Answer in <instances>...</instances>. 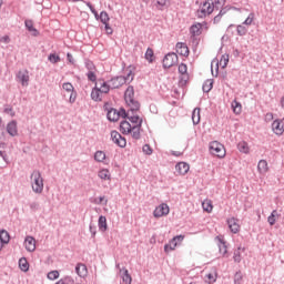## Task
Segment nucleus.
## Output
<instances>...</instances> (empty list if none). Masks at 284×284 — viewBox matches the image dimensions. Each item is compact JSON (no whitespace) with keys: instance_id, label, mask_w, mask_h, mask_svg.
<instances>
[{"instance_id":"obj_4","label":"nucleus","mask_w":284,"mask_h":284,"mask_svg":"<svg viewBox=\"0 0 284 284\" xmlns=\"http://www.w3.org/2000/svg\"><path fill=\"white\" fill-rule=\"evenodd\" d=\"M210 153L217 159H225L227 151H225V146L219 141H213L209 146Z\"/></svg>"},{"instance_id":"obj_53","label":"nucleus","mask_w":284,"mask_h":284,"mask_svg":"<svg viewBox=\"0 0 284 284\" xmlns=\"http://www.w3.org/2000/svg\"><path fill=\"white\" fill-rule=\"evenodd\" d=\"M4 114H9V116H14V110L12 109V106H6Z\"/></svg>"},{"instance_id":"obj_49","label":"nucleus","mask_w":284,"mask_h":284,"mask_svg":"<svg viewBox=\"0 0 284 284\" xmlns=\"http://www.w3.org/2000/svg\"><path fill=\"white\" fill-rule=\"evenodd\" d=\"M49 281H57L59 278V271H51L48 273Z\"/></svg>"},{"instance_id":"obj_31","label":"nucleus","mask_w":284,"mask_h":284,"mask_svg":"<svg viewBox=\"0 0 284 284\" xmlns=\"http://www.w3.org/2000/svg\"><path fill=\"white\" fill-rule=\"evenodd\" d=\"M120 274L124 284H132V276L128 272V268L120 270Z\"/></svg>"},{"instance_id":"obj_42","label":"nucleus","mask_w":284,"mask_h":284,"mask_svg":"<svg viewBox=\"0 0 284 284\" xmlns=\"http://www.w3.org/2000/svg\"><path fill=\"white\" fill-rule=\"evenodd\" d=\"M242 252H245V248L239 247V248L234 252L233 258H234L235 263H241V253H242Z\"/></svg>"},{"instance_id":"obj_48","label":"nucleus","mask_w":284,"mask_h":284,"mask_svg":"<svg viewBox=\"0 0 284 284\" xmlns=\"http://www.w3.org/2000/svg\"><path fill=\"white\" fill-rule=\"evenodd\" d=\"M254 13H250L248 17L243 21V26H252L254 23Z\"/></svg>"},{"instance_id":"obj_24","label":"nucleus","mask_w":284,"mask_h":284,"mask_svg":"<svg viewBox=\"0 0 284 284\" xmlns=\"http://www.w3.org/2000/svg\"><path fill=\"white\" fill-rule=\"evenodd\" d=\"M257 171L260 174H267L270 172V165L266 160H260L257 163Z\"/></svg>"},{"instance_id":"obj_40","label":"nucleus","mask_w":284,"mask_h":284,"mask_svg":"<svg viewBox=\"0 0 284 284\" xmlns=\"http://www.w3.org/2000/svg\"><path fill=\"white\" fill-rule=\"evenodd\" d=\"M0 241L8 245L10 243V233L8 231H0Z\"/></svg>"},{"instance_id":"obj_55","label":"nucleus","mask_w":284,"mask_h":284,"mask_svg":"<svg viewBox=\"0 0 284 284\" xmlns=\"http://www.w3.org/2000/svg\"><path fill=\"white\" fill-rule=\"evenodd\" d=\"M87 6L91 10L92 14H94V17L98 18L99 13L97 12V9H94V7H92V3L87 2Z\"/></svg>"},{"instance_id":"obj_11","label":"nucleus","mask_w":284,"mask_h":284,"mask_svg":"<svg viewBox=\"0 0 284 284\" xmlns=\"http://www.w3.org/2000/svg\"><path fill=\"white\" fill-rule=\"evenodd\" d=\"M178 70H179L181 83H182V85H185L187 83V81H190V73L187 72V64L181 63L179 65Z\"/></svg>"},{"instance_id":"obj_21","label":"nucleus","mask_w":284,"mask_h":284,"mask_svg":"<svg viewBox=\"0 0 284 284\" xmlns=\"http://www.w3.org/2000/svg\"><path fill=\"white\" fill-rule=\"evenodd\" d=\"M272 130H273L274 134H276L277 136H282V134L284 133L283 121L282 120H275L272 123Z\"/></svg>"},{"instance_id":"obj_14","label":"nucleus","mask_w":284,"mask_h":284,"mask_svg":"<svg viewBox=\"0 0 284 284\" xmlns=\"http://www.w3.org/2000/svg\"><path fill=\"white\" fill-rule=\"evenodd\" d=\"M62 89L64 92H68L70 94L69 103H74L77 101V93L74 92V85L70 82H65L62 84Z\"/></svg>"},{"instance_id":"obj_22","label":"nucleus","mask_w":284,"mask_h":284,"mask_svg":"<svg viewBox=\"0 0 284 284\" xmlns=\"http://www.w3.org/2000/svg\"><path fill=\"white\" fill-rule=\"evenodd\" d=\"M97 90H100L103 94H108L110 92V88H112V84H108L105 80H98L95 82Z\"/></svg>"},{"instance_id":"obj_1","label":"nucleus","mask_w":284,"mask_h":284,"mask_svg":"<svg viewBox=\"0 0 284 284\" xmlns=\"http://www.w3.org/2000/svg\"><path fill=\"white\" fill-rule=\"evenodd\" d=\"M132 81H134V72H132V69H126L124 75L113 78L110 83L111 88L116 89L125 85V83H132Z\"/></svg>"},{"instance_id":"obj_64","label":"nucleus","mask_w":284,"mask_h":284,"mask_svg":"<svg viewBox=\"0 0 284 284\" xmlns=\"http://www.w3.org/2000/svg\"><path fill=\"white\" fill-rule=\"evenodd\" d=\"M281 105H282V108H284V97L281 100Z\"/></svg>"},{"instance_id":"obj_8","label":"nucleus","mask_w":284,"mask_h":284,"mask_svg":"<svg viewBox=\"0 0 284 284\" xmlns=\"http://www.w3.org/2000/svg\"><path fill=\"white\" fill-rule=\"evenodd\" d=\"M170 214V206L165 203L160 204L153 211L154 219H161L163 216H168Z\"/></svg>"},{"instance_id":"obj_2","label":"nucleus","mask_w":284,"mask_h":284,"mask_svg":"<svg viewBox=\"0 0 284 284\" xmlns=\"http://www.w3.org/2000/svg\"><path fill=\"white\" fill-rule=\"evenodd\" d=\"M124 101L126 105L130 108L131 112H136V110L141 108V104H139V101L134 99V87H128L124 93Z\"/></svg>"},{"instance_id":"obj_20","label":"nucleus","mask_w":284,"mask_h":284,"mask_svg":"<svg viewBox=\"0 0 284 284\" xmlns=\"http://www.w3.org/2000/svg\"><path fill=\"white\" fill-rule=\"evenodd\" d=\"M176 53L181 57H189L190 55V49L187 48V44L183 42H178L175 45Z\"/></svg>"},{"instance_id":"obj_62","label":"nucleus","mask_w":284,"mask_h":284,"mask_svg":"<svg viewBox=\"0 0 284 284\" xmlns=\"http://www.w3.org/2000/svg\"><path fill=\"white\" fill-rule=\"evenodd\" d=\"M265 119H266L267 121H272V119H274V114H272V113H266Z\"/></svg>"},{"instance_id":"obj_45","label":"nucleus","mask_w":284,"mask_h":284,"mask_svg":"<svg viewBox=\"0 0 284 284\" xmlns=\"http://www.w3.org/2000/svg\"><path fill=\"white\" fill-rule=\"evenodd\" d=\"M278 216V212H276V210H274L271 215L268 216L267 221L270 223V225H274L276 223V217Z\"/></svg>"},{"instance_id":"obj_33","label":"nucleus","mask_w":284,"mask_h":284,"mask_svg":"<svg viewBox=\"0 0 284 284\" xmlns=\"http://www.w3.org/2000/svg\"><path fill=\"white\" fill-rule=\"evenodd\" d=\"M100 232H108V219L101 215L98 221Z\"/></svg>"},{"instance_id":"obj_27","label":"nucleus","mask_w":284,"mask_h":284,"mask_svg":"<svg viewBox=\"0 0 284 284\" xmlns=\"http://www.w3.org/2000/svg\"><path fill=\"white\" fill-rule=\"evenodd\" d=\"M230 10H236V12H241V9H239L236 7H225L224 9H222L220 11V14H217L214 18V23H219V21H221V17H223V14H225L226 12H230Z\"/></svg>"},{"instance_id":"obj_7","label":"nucleus","mask_w":284,"mask_h":284,"mask_svg":"<svg viewBox=\"0 0 284 284\" xmlns=\"http://www.w3.org/2000/svg\"><path fill=\"white\" fill-rule=\"evenodd\" d=\"M185 240V235L174 236L168 244L164 245V252L168 254L169 252H174L181 243Z\"/></svg>"},{"instance_id":"obj_43","label":"nucleus","mask_w":284,"mask_h":284,"mask_svg":"<svg viewBox=\"0 0 284 284\" xmlns=\"http://www.w3.org/2000/svg\"><path fill=\"white\" fill-rule=\"evenodd\" d=\"M236 32H237L239 37H245V34H247V29L245 28V26L239 24L236 27Z\"/></svg>"},{"instance_id":"obj_50","label":"nucleus","mask_w":284,"mask_h":284,"mask_svg":"<svg viewBox=\"0 0 284 284\" xmlns=\"http://www.w3.org/2000/svg\"><path fill=\"white\" fill-rule=\"evenodd\" d=\"M49 61L51 63H59V61H61V58L58 54L51 53L49 55Z\"/></svg>"},{"instance_id":"obj_13","label":"nucleus","mask_w":284,"mask_h":284,"mask_svg":"<svg viewBox=\"0 0 284 284\" xmlns=\"http://www.w3.org/2000/svg\"><path fill=\"white\" fill-rule=\"evenodd\" d=\"M215 241L217 243L220 254L222 256H227V242H225V237H223V235H219L215 237Z\"/></svg>"},{"instance_id":"obj_57","label":"nucleus","mask_w":284,"mask_h":284,"mask_svg":"<svg viewBox=\"0 0 284 284\" xmlns=\"http://www.w3.org/2000/svg\"><path fill=\"white\" fill-rule=\"evenodd\" d=\"M106 34H112L113 30L111 29L110 24L106 22L104 23Z\"/></svg>"},{"instance_id":"obj_36","label":"nucleus","mask_w":284,"mask_h":284,"mask_svg":"<svg viewBox=\"0 0 284 284\" xmlns=\"http://www.w3.org/2000/svg\"><path fill=\"white\" fill-rule=\"evenodd\" d=\"M202 207L204 212H207V214H211L212 210H214V205H212V200H204L202 202Z\"/></svg>"},{"instance_id":"obj_6","label":"nucleus","mask_w":284,"mask_h":284,"mask_svg":"<svg viewBox=\"0 0 284 284\" xmlns=\"http://www.w3.org/2000/svg\"><path fill=\"white\" fill-rule=\"evenodd\" d=\"M131 125L133 126V139H141V125L143 124V119L139 115H133L129 118Z\"/></svg>"},{"instance_id":"obj_44","label":"nucleus","mask_w":284,"mask_h":284,"mask_svg":"<svg viewBox=\"0 0 284 284\" xmlns=\"http://www.w3.org/2000/svg\"><path fill=\"white\" fill-rule=\"evenodd\" d=\"M145 59L149 63H152L154 61V51L152 49H148L145 52Z\"/></svg>"},{"instance_id":"obj_47","label":"nucleus","mask_w":284,"mask_h":284,"mask_svg":"<svg viewBox=\"0 0 284 284\" xmlns=\"http://www.w3.org/2000/svg\"><path fill=\"white\" fill-rule=\"evenodd\" d=\"M100 21H101L103 24L110 22V16L108 14V12L102 11V12L100 13Z\"/></svg>"},{"instance_id":"obj_29","label":"nucleus","mask_w":284,"mask_h":284,"mask_svg":"<svg viewBox=\"0 0 284 284\" xmlns=\"http://www.w3.org/2000/svg\"><path fill=\"white\" fill-rule=\"evenodd\" d=\"M103 92H101V90L97 89V87L93 88V90L91 91V99L92 101H103Z\"/></svg>"},{"instance_id":"obj_26","label":"nucleus","mask_w":284,"mask_h":284,"mask_svg":"<svg viewBox=\"0 0 284 284\" xmlns=\"http://www.w3.org/2000/svg\"><path fill=\"white\" fill-rule=\"evenodd\" d=\"M7 132L10 136H17L19 134V130L17 129V121H11L7 125Z\"/></svg>"},{"instance_id":"obj_39","label":"nucleus","mask_w":284,"mask_h":284,"mask_svg":"<svg viewBox=\"0 0 284 284\" xmlns=\"http://www.w3.org/2000/svg\"><path fill=\"white\" fill-rule=\"evenodd\" d=\"M232 109L234 114H241V112H243V105L236 100L232 102Z\"/></svg>"},{"instance_id":"obj_41","label":"nucleus","mask_w":284,"mask_h":284,"mask_svg":"<svg viewBox=\"0 0 284 284\" xmlns=\"http://www.w3.org/2000/svg\"><path fill=\"white\" fill-rule=\"evenodd\" d=\"M94 159L95 161H98V163H103V161H105V152L97 151L94 154Z\"/></svg>"},{"instance_id":"obj_37","label":"nucleus","mask_w":284,"mask_h":284,"mask_svg":"<svg viewBox=\"0 0 284 284\" xmlns=\"http://www.w3.org/2000/svg\"><path fill=\"white\" fill-rule=\"evenodd\" d=\"M24 23L29 32H33V37H37L39 34V31L34 28V23L32 22V20H26Z\"/></svg>"},{"instance_id":"obj_38","label":"nucleus","mask_w":284,"mask_h":284,"mask_svg":"<svg viewBox=\"0 0 284 284\" xmlns=\"http://www.w3.org/2000/svg\"><path fill=\"white\" fill-rule=\"evenodd\" d=\"M19 267L22 272H28V270H30V264L26 257L19 260Z\"/></svg>"},{"instance_id":"obj_10","label":"nucleus","mask_w":284,"mask_h":284,"mask_svg":"<svg viewBox=\"0 0 284 284\" xmlns=\"http://www.w3.org/2000/svg\"><path fill=\"white\" fill-rule=\"evenodd\" d=\"M179 63V55L176 53H168L163 59V68H172Z\"/></svg>"},{"instance_id":"obj_51","label":"nucleus","mask_w":284,"mask_h":284,"mask_svg":"<svg viewBox=\"0 0 284 284\" xmlns=\"http://www.w3.org/2000/svg\"><path fill=\"white\" fill-rule=\"evenodd\" d=\"M142 151H143L148 156L152 155V152H153L152 146H150V144H144L143 148H142Z\"/></svg>"},{"instance_id":"obj_59","label":"nucleus","mask_w":284,"mask_h":284,"mask_svg":"<svg viewBox=\"0 0 284 284\" xmlns=\"http://www.w3.org/2000/svg\"><path fill=\"white\" fill-rule=\"evenodd\" d=\"M1 43H10V37L8 36H3L2 38H0Z\"/></svg>"},{"instance_id":"obj_25","label":"nucleus","mask_w":284,"mask_h":284,"mask_svg":"<svg viewBox=\"0 0 284 284\" xmlns=\"http://www.w3.org/2000/svg\"><path fill=\"white\" fill-rule=\"evenodd\" d=\"M206 283L214 284L216 283V278H219V273L216 272V268H211V271L205 275Z\"/></svg>"},{"instance_id":"obj_16","label":"nucleus","mask_w":284,"mask_h":284,"mask_svg":"<svg viewBox=\"0 0 284 284\" xmlns=\"http://www.w3.org/2000/svg\"><path fill=\"white\" fill-rule=\"evenodd\" d=\"M229 230L233 234H239L241 232V224H239V219L236 217H230L227 220Z\"/></svg>"},{"instance_id":"obj_5","label":"nucleus","mask_w":284,"mask_h":284,"mask_svg":"<svg viewBox=\"0 0 284 284\" xmlns=\"http://www.w3.org/2000/svg\"><path fill=\"white\" fill-rule=\"evenodd\" d=\"M212 12H214V2H212V0H204L197 9V17L203 19L204 17L212 14Z\"/></svg>"},{"instance_id":"obj_19","label":"nucleus","mask_w":284,"mask_h":284,"mask_svg":"<svg viewBox=\"0 0 284 284\" xmlns=\"http://www.w3.org/2000/svg\"><path fill=\"white\" fill-rule=\"evenodd\" d=\"M120 132H122V134H131V136L134 138V126L128 121L120 123Z\"/></svg>"},{"instance_id":"obj_56","label":"nucleus","mask_w":284,"mask_h":284,"mask_svg":"<svg viewBox=\"0 0 284 284\" xmlns=\"http://www.w3.org/2000/svg\"><path fill=\"white\" fill-rule=\"evenodd\" d=\"M95 203H98V205H101V203L108 205V200L105 199V196H100L98 200H95Z\"/></svg>"},{"instance_id":"obj_63","label":"nucleus","mask_w":284,"mask_h":284,"mask_svg":"<svg viewBox=\"0 0 284 284\" xmlns=\"http://www.w3.org/2000/svg\"><path fill=\"white\" fill-rule=\"evenodd\" d=\"M4 245H8V244H7L6 242H3V241L0 240V252H1V250H3V246H4Z\"/></svg>"},{"instance_id":"obj_58","label":"nucleus","mask_w":284,"mask_h":284,"mask_svg":"<svg viewBox=\"0 0 284 284\" xmlns=\"http://www.w3.org/2000/svg\"><path fill=\"white\" fill-rule=\"evenodd\" d=\"M185 150L183 149L182 151H172L171 152V154L173 155V156H183V152H184Z\"/></svg>"},{"instance_id":"obj_35","label":"nucleus","mask_w":284,"mask_h":284,"mask_svg":"<svg viewBox=\"0 0 284 284\" xmlns=\"http://www.w3.org/2000/svg\"><path fill=\"white\" fill-rule=\"evenodd\" d=\"M227 63H230V55H222L219 62H216L217 68H222V70H225L227 68Z\"/></svg>"},{"instance_id":"obj_52","label":"nucleus","mask_w":284,"mask_h":284,"mask_svg":"<svg viewBox=\"0 0 284 284\" xmlns=\"http://www.w3.org/2000/svg\"><path fill=\"white\" fill-rule=\"evenodd\" d=\"M168 1L169 0H156V6H158L159 10H163V8H165V6H168Z\"/></svg>"},{"instance_id":"obj_23","label":"nucleus","mask_w":284,"mask_h":284,"mask_svg":"<svg viewBox=\"0 0 284 284\" xmlns=\"http://www.w3.org/2000/svg\"><path fill=\"white\" fill-rule=\"evenodd\" d=\"M24 247L27 252H34V250H37V240L32 236H27L24 240Z\"/></svg>"},{"instance_id":"obj_32","label":"nucleus","mask_w":284,"mask_h":284,"mask_svg":"<svg viewBox=\"0 0 284 284\" xmlns=\"http://www.w3.org/2000/svg\"><path fill=\"white\" fill-rule=\"evenodd\" d=\"M237 150L242 154H250V144L245 141H241L237 143Z\"/></svg>"},{"instance_id":"obj_12","label":"nucleus","mask_w":284,"mask_h":284,"mask_svg":"<svg viewBox=\"0 0 284 284\" xmlns=\"http://www.w3.org/2000/svg\"><path fill=\"white\" fill-rule=\"evenodd\" d=\"M111 139L113 143H115V145H119V148H125V145H128V141L125 140V138H122L121 133H119L118 131L111 132Z\"/></svg>"},{"instance_id":"obj_15","label":"nucleus","mask_w":284,"mask_h":284,"mask_svg":"<svg viewBox=\"0 0 284 284\" xmlns=\"http://www.w3.org/2000/svg\"><path fill=\"white\" fill-rule=\"evenodd\" d=\"M17 79L21 83V85L27 88V85H29L30 83V72L28 70L19 71L17 74Z\"/></svg>"},{"instance_id":"obj_54","label":"nucleus","mask_w":284,"mask_h":284,"mask_svg":"<svg viewBox=\"0 0 284 284\" xmlns=\"http://www.w3.org/2000/svg\"><path fill=\"white\" fill-rule=\"evenodd\" d=\"M88 79L89 81H92V82L97 81V74L94 73V71L88 72Z\"/></svg>"},{"instance_id":"obj_60","label":"nucleus","mask_w":284,"mask_h":284,"mask_svg":"<svg viewBox=\"0 0 284 284\" xmlns=\"http://www.w3.org/2000/svg\"><path fill=\"white\" fill-rule=\"evenodd\" d=\"M67 59H68L69 63H74V58L71 55V53L67 54Z\"/></svg>"},{"instance_id":"obj_18","label":"nucleus","mask_w":284,"mask_h":284,"mask_svg":"<svg viewBox=\"0 0 284 284\" xmlns=\"http://www.w3.org/2000/svg\"><path fill=\"white\" fill-rule=\"evenodd\" d=\"M203 28H205V30H207V23L206 22L195 23L191 27L190 32L193 37H199L203 33Z\"/></svg>"},{"instance_id":"obj_17","label":"nucleus","mask_w":284,"mask_h":284,"mask_svg":"<svg viewBox=\"0 0 284 284\" xmlns=\"http://www.w3.org/2000/svg\"><path fill=\"white\" fill-rule=\"evenodd\" d=\"M175 172L179 176H185L190 172V164L186 162H179L175 165Z\"/></svg>"},{"instance_id":"obj_28","label":"nucleus","mask_w":284,"mask_h":284,"mask_svg":"<svg viewBox=\"0 0 284 284\" xmlns=\"http://www.w3.org/2000/svg\"><path fill=\"white\" fill-rule=\"evenodd\" d=\"M99 179L101 181H112V174L110 173V170L108 169H102L98 172Z\"/></svg>"},{"instance_id":"obj_61","label":"nucleus","mask_w":284,"mask_h":284,"mask_svg":"<svg viewBox=\"0 0 284 284\" xmlns=\"http://www.w3.org/2000/svg\"><path fill=\"white\" fill-rule=\"evenodd\" d=\"M215 6H225V0H215Z\"/></svg>"},{"instance_id":"obj_3","label":"nucleus","mask_w":284,"mask_h":284,"mask_svg":"<svg viewBox=\"0 0 284 284\" xmlns=\"http://www.w3.org/2000/svg\"><path fill=\"white\" fill-rule=\"evenodd\" d=\"M31 187L36 194H41L43 192V176L41 172L33 171L31 173Z\"/></svg>"},{"instance_id":"obj_9","label":"nucleus","mask_w":284,"mask_h":284,"mask_svg":"<svg viewBox=\"0 0 284 284\" xmlns=\"http://www.w3.org/2000/svg\"><path fill=\"white\" fill-rule=\"evenodd\" d=\"M128 116V113L125 112L124 109H121L120 111H116V109H111L108 112V119L109 121H119V119H125Z\"/></svg>"},{"instance_id":"obj_46","label":"nucleus","mask_w":284,"mask_h":284,"mask_svg":"<svg viewBox=\"0 0 284 284\" xmlns=\"http://www.w3.org/2000/svg\"><path fill=\"white\" fill-rule=\"evenodd\" d=\"M213 88V82L212 80H206L202 87L203 92H210Z\"/></svg>"},{"instance_id":"obj_34","label":"nucleus","mask_w":284,"mask_h":284,"mask_svg":"<svg viewBox=\"0 0 284 284\" xmlns=\"http://www.w3.org/2000/svg\"><path fill=\"white\" fill-rule=\"evenodd\" d=\"M192 121L194 125H199L201 123V109L195 108L192 113Z\"/></svg>"},{"instance_id":"obj_30","label":"nucleus","mask_w":284,"mask_h":284,"mask_svg":"<svg viewBox=\"0 0 284 284\" xmlns=\"http://www.w3.org/2000/svg\"><path fill=\"white\" fill-rule=\"evenodd\" d=\"M75 272L78 276H81V278H84V276H88V266H85V264H78L75 266Z\"/></svg>"}]
</instances>
